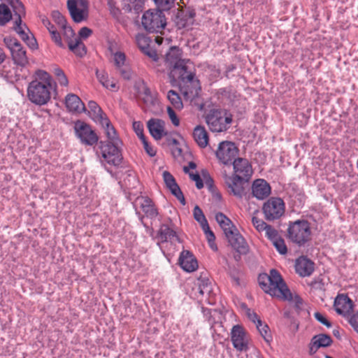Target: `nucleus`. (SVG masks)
I'll use <instances>...</instances> for the list:
<instances>
[{"mask_svg":"<svg viewBox=\"0 0 358 358\" xmlns=\"http://www.w3.org/2000/svg\"><path fill=\"white\" fill-rule=\"evenodd\" d=\"M66 4L75 22L80 23L88 19L90 4L87 0H67Z\"/></svg>","mask_w":358,"mask_h":358,"instance_id":"nucleus-8","label":"nucleus"},{"mask_svg":"<svg viewBox=\"0 0 358 358\" xmlns=\"http://www.w3.org/2000/svg\"><path fill=\"white\" fill-rule=\"evenodd\" d=\"M247 315L249 320L254 322L255 324L258 323V321H261L257 314L250 310H248Z\"/></svg>","mask_w":358,"mask_h":358,"instance_id":"nucleus-55","label":"nucleus"},{"mask_svg":"<svg viewBox=\"0 0 358 358\" xmlns=\"http://www.w3.org/2000/svg\"><path fill=\"white\" fill-rule=\"evenodd\" d=\"M271 193V187L264 179H256L251 185V194L258 200L267 198Z\"/></svg>","mask_w":358,"mask_h":358,"instance_id":"nucleus-21","label":"nucleus"},{"mask_svg":"<svg viewBox=\"0 0 358 358\" xmlns=\"http://www.w3.org/2000/svg\"><path fill=\"white\" fill-rule=\"evenodd\" d=\"M147 127L150 135L155 140H160L166 135L165 122L162 120L156 118L149 120L147 122Z\"/></svg>","mask_w":358,"mask_h":358,"instance_id":"nucleus-25","label":"nucleus"},{"mask_svg":"<svg viewBox=\"0 0 358 358\" xmlns=\"http://www.w3.org/2000/svg\"><path fill=\"white\" fill-rule=\"evenodd\" d=\"M148 203V210H145L146 213H150V215H157L156 210L154 208L150 201H146Z\"/></svg>","mask_w":358,"mask_h":358,"instance_id":"nucleus-56","label":"nucleus"},{"mask_svg":"<svg viewBox=\"0 0 358 358\" xmlns=\"http://www.w3.org/2000/svg\"><path fill=\"white\" fill-rule=\"evenodd\" d=\"M314 316L318 322H320L322 324L325 325L326 327H330L331 326V323L327 320V319L322 313H320L319 312H316V313H315Z\"/></svg>","mask_w":358,"mask_h":358,"instance_id":"nucleus-53","label":"nucleus"},{"mask_svg":"<svg viewBox=\"0 0 358 358\" xmlns=\"http://www.w3.org/2000/svg\"><path fill=\"white\" fill-rule=\"evenodd\" d=\"M159 10H169L173 5L174 0H154Z\"/></svg>","mask_w":358,"mask_h":358,"instance_id":"nucleus-42","label":"nucleus"},{"mask_svg":"<svg viewBox=\"0 0 358 358\" xmlns=\"http://www.w3.org/2000/svg\"><path fill=\"white\" fill-rule=\"evenodd\" d=\"M12 18L9 8L5 4H0V26L5 25Z\"/></svg>","mask_w":358,"mask_h":358,"instance_id":"nucleus-38","label":"nucleus"},{"mask_svg":"<svg viewBox=\"0 0 358 358\" xmlns=\"http://www.w3.org/2000/svg\"><path fill=\"white\" fill-rule=\"evenodd\" d=\"M285 210V203L279 197H271L262 206V212L266 220L279 219Z\"/></svg>","mask_w":358,"mask_h":358,"instance_id":"nucleus-9","label":"nucleus"},{"mask_svg":"<svg viewBox=\"0 0 358 358\" xmlns=\"http://www.w3.org/2000/svg\"><path fill=\"white\" fill-rule=\"evenodd\" d=\"M162 178L166 187L170 190L171 194L174 195L182 205H185L184 195L174 177L169 171H164L162 172Z\"/></svg>","mask_w":358,"mask_h":358,"instance_id":"nucleus-23","label":"nucleus"},{"mask_svg":"<svg viewBox=\"0 0 358 358\" xmlns=\"http://www.w3.org/2000/svg\"><path fill=\"white\" fill-rule=\"evenodd\" d=\"M109 6L110 13L113 17L118 18L121 14L120 10L112 3H109Z\"/></svg>","mask_w":358,"mask_h":358,"instance_id":"nucleus-54","label":"nucleus"},{"mask_svg":"<svg viewBox=\"0 0 358 358\" xmlns=\"http://www.w3.org/2000/svg\"><path fill=\"white\" fill-rule=\"evenodd\" d=\"M231 340L234 348L238 351H246L248 349L249 337L239 324L233 326L231 330Z\"/></svg>","mask_w":358,"mask_h":358,"instance_id":"nucleus-15","label":"nucleus"},{"mask_svg":"<svg viewBox=\"0 0 358 358\" xmlns=\"http://www.w3.org/2000/svg\"><path fill=\"white\" fill-rule=\"evenodd\" d=\"M168 116L171 122V123L175 127H178L180 125V119L177 116L176 113L173 110V108L168 106L166 108Z\"/></svg>","mask_w":358,"mask_h":358,"instance_id":"nucleus-46","label":"nucleus"},{"mask_svg":"<svg viewBox=\"0 0 358 358\" xmlns=\"http://www.w3.org/2000/svg\"><path fill=\"white\" fill-rule=\"evenodd\" d=\"M6 59V55L3 50L0 48V64L4 62Z\"/></svg>","mask_w":358,"mask_h":358,"instance_id":"nucleus-58","label":"nucleus"},{"mask_svg":"<svg viewBox=\"0 0 358 358\" xmlns=\"http://www.w3.org/2000/svg\"><path fill=\"white\" fill-rule=\"evenodd\" d=\"M17 15L18 18L15 21L14 30L30 48L36 49L38 47L36 40L33 34L30 33L27 27L22 24V15Z\"/></svg>","mask_w":358,"mask_h":358,"instance_id":"nucleus-19","label":"nucleus"},{"mask_svg":"<svg viewBox=\"0 0 358 358\" xmlns=\"http://www.w3.org/2000/svg\"><path fill=\"white\" fill-rule=\"evenodd\" d=\"M258 281L262 290L271 296L282 301H287L297 308H299L301 304V298L297 294L291 293L276 270H271L269 274H260Z\"/></svg>","mask_w":358,"mask_h":358,"instance_id":"nucleus-1","label":"nucleus"},{"mask_svg":"<svg viewBox=\"0 0 358 358\" xmlns=\"http://www.w3.org/2000/svg\"><path fill=\"white\" fill-rule=\"evenodd\" d=\"M199 293H200L201 295H203V291L202 289H200Z\"/></svg>","mask_w":358,"mask_h":358,"instance_id":"nucleus-61","label":"nucleus"},{"mask_svg":"<svg viewBox=\"0 0 358 358\" xmlns=\"http://www.w3.org/2000/svg\"><path fill=\"white\" fill-rule=\"evenodd\" d=\"M143 28L150 32H158L164 29L166 21L164 15L159 10H148L141 18Z\"/></svg>","mask_w":358,"mask_h":358,"instance_id":"nucleus-7","label":"nucleus"},{"mask_svg":"<svg viewBox=\"0 0 358 358\" xmlns=\"http://www.w3.org/2000/svg\"><path fill=\"white\" fill-rule=\"evenodd\" d=\"M113 61L120 76L125 80L131 79L132 72L127 62L124 52L122 51L115 52L113 54Z\"/></svg>","mask_w":358,"mask_h":358,"instance_id":"nucleus-18","label":"nucleus"},{"mask_svg":"<svg viewBox=\"0 0 358 358\" xmlns=\"http://www.w3.org/2000/svg\"><path fill=\"white\" fill-rule=\"evenodd\" d=\"M141 141V142H142V143L143 145V148H144L145 152H147V154L148 155H150V157L155 156L156 150L151 145H150V144L148 143L146 138H144L143 139H142Z\"/></svg>","mask_w":358,"mask_h":358,"instance_id":"nucleus-49","label":"nucleus"},{"mask_svg":"<svg viewBox=\"0 0 358 358\" xmlns=\"http://www.w3.org/2000/svg\"><path fill=\"white\" fill-rule=\"evenodd\" d=\"M55 90V85L52 76L45 71L38 69L28 85L27 95L32 103L41 106L50 101Z\"/></svg>","mask_w":358,"mask_h":358,"instance_id":"nucleus-2","label":"nucleus"},{"mask_svg":"<svg viewBox=\"0 0 358 358\" xmlns=\"http://www.w3.org/2000/svg\"><path fill=\"white\" fill-rule=\"evenodd\" d=\"M74 131L76 137L80 141L88 145H92L97 143L99 138L91 127L83 121H76L74 123Z\"/></svg>","mask_w":358,"mask_h":358,"instance_id":"nucleus-12","label":"nucleus"},{"mask_svg":"<svg viewBox=\"0 0 358 358\" xmlns=\"http://www.w3.org/2000/svg\"><path fill=\"white\" fill-rule=\"evenodd\" d=\"M65 105L69 112L81 113L86 110L84 103L74 94H69L65 98Z\"/></svg>","mask_w":358,"mask_h":358,"instance_id":"nucleus-29","label":"nucleus"},{"mask_svg":"<svg viewBox=\"0 0 358 358\" xmlns=\"http://www.w3.org/2000/svg\"><path fill=\"white\" fill-rule=\"evenodd\" d=\"M164 62L169 71L170 83L173 85L193 80L194 75L190 70V62L182 58V51L180 48H171L166 54Z\"/></svg>","mask_w":358,"mask_h":358,"instance_id":"nucleus-3","label":"nucleus"},{"mask_svg":"<svg viewBox=\"0 0 358 358\" xmlns=\"http://www.w3.org/2000/svg\"><path fill=\"white\" fill-rule=\"evenodd\" d=\"M120 143L108 142L100 143V149L101 156L104 160L109 164L117 166L121 162V155L119 150Z\"/></svg>","mask_w":358,"mask_h":358,"instance_id":"nucleus-13","label":"nucleus"},{"mask_svg":"<svg viewBox=\"0 0 358 358\" xmlns=\"http://www.w3.org/2000/svg\"><path fill=\"white\" fill-rule=\"evenodd\" d=\"M256 327L264 341L267 343H270L272 336L268 326L262 321H258V323L256 324Z\"/></svg>","mask_w":358,"mask_h":358,"instance_id":"nucleus-37","label":"nucleus"},{"mask_svg":"<svg viewBox=\"0 0 358 358\" xmlns=\"http://www.w3.org/2000/svg\"><path fill=\"white\" fill-rule=\"evenodd\" d=\"M252 222L255 229L259 232L264 231L268 225L263 220L256 217L252 218Z\"/></svg>","mask_w":358,"mask_h":358,"instance_id":"nucleus-45","label":"nucleus"},{"mask_svg":"<svg viewBox=\"0 0 358 358\" xmlns=\"http://www.w3.org/2000/svg\"><path fill=\"white\" fill-rule=\"evenodd\" d=\"M60 28L62 29V36L67 42L69 50L77 56H84L87 52L86 48L82 41L76 36L72 28L67 24Z\"/></svg>","mask_w":358,"mask_h":358,"instance_id":"nucleus-10","label":"nucleus"},{"mask_svg":"<svg viewBox=\"0 0 358 358\" xmlns=\"http://www.w3.org/2000/svg\"><path fill=\"white\" fill-rule=\"evenodd\" d=\"M347 321L353 330L358 334V311L352 313L350 317H348Z\"/></svg>","mask_w":358,"mask_h":358,"instance_id":"nucleus-47","label":"nucleus"},{"mask_svg":"<svg viewBox=\"0 0 358 358\" xmlns=\"http://www.w3.org/2000/svg\"><path fill=\"white\" fill-rule=\"evenodd\" d=\"M194 217L195 220L200 223L201 227L208 224V222L202 210L198 206H196L194 208Z\"/></svg>","mask_w":358,"mask_h":358,"instance_id":"nucleus-41","label":"nucleus"},{"mask_svg":"<svg viewBox=\"0 0 358 358\" xmlns=\"http://www.w3.org/2000/svg\"><path fill=\"white\" fill-rule=\"evenodd\" d=\"M215 219L224 231L230 245L239 252H245L247 248L245 239L239 234L231 221L222 213H217Z\"/></svg>","mask_w":358,"mask_h":358,"instance_id":"nucleus-4","label":"nucleus"},{"mask_svg":"<svg viewBox=\"0 0 358 358\" xmlns=\"http://www.w3.org/2000/svg\"><path fill=\"white\" fill-rule=\"evenodd\" d=\"M140 96L148 108H152V106L159 104V101L156 94H152L150 90L145 85L143 86V92L140 93Z\"/></svg>","mask_w":358,"mask_h":358,"instance_id":"nucleus-35","label":"nucleus"},{"mask_svg":"<svg viewBox=\"0 0 358 358\" xmlns=\"http://www.w3.org/2000/svg\"><path fill=\"white\" fill-rule=\"evenodd\" d=\"M295 271L300 276H309L314 271V263L305 257H300L295 262Z\"/></svg>","mask_w":358,"mask_h":358,"instance_id":"nucleus-28","label":"nucleus"},{"mask_svg":"<svg viewBox=\"0 0 358 358\" xmlns=\"http://www.w3.org/2000/svg\"><path fill=\"white\" fill-rule=\"evenodd\" d=\"M45 26L47 27L48 29L50 31V29L51 30H55L52 26H50V22H48L47 24H45Z\"/></svg>","mask_w":358,"mask_h":358,"instance_id":"nucleus-60","label":"nucleus"},{"mask_svg":"<svg viewBox=\"0 0 358 358\" xmlns=\"http://www.w3.org/2000/svg\"><path fill=\"white\" fill-rule=\"evenodd\" d=\"M331 343L332 339L329 336L324 334L315 335L312 338L309 344L310 354L313 355L316 353L320 348L329 347Z\"/></svg>","mask_w":358,"mask_h":358,"instance_id":"nucleus-27","label":"nucleus"},{"mask_svg":"<svg viewBox=\"0 0 358 358\" xmlns=\"http://www.w3.org/2000/svg\"><path fill=\"white\" fill-rule=\"evenodd\" d=\"M272 243L280 254L285 255L287 253V246L284 240L280 236L275 239Z\"/></svg>","mask_w":358,"mask_h":358,"instance_id":"nucleus-43","label":"nucleus"},{"mask_svg":"<svg viewBox=\"0 0 358 358\" xmlns=\"http://www.w3.org/2000/svg\"><path fill=\"white\" fill-rule=\"evenodd\" d=\"M92 33V31L90 29H89L88 27H84L80 29L79 33H78L79 36H78V38H79L80 40L86 39L89 36H91Z\"/></svg>","mask_w":358,"mask_h":358,"instance_id":"nucleus-51","label":"nucleus"},{"mask_svg":"<svg viewBox=\"0 0 358 358\" xmlns=\"http://www.w3.org/2000/svg\"><path fill=\"white\" fill-rule=\"evenodd\" d=\"M238 155V149L231 141H222L219 143L215 155L218 161L223 164H229Z\"/></svg>","mask_w":358,"mask_h":358,"instance_id":"nucleus-11","label":"nucleus"},{"mask_svg":"<svg viewBox=\"0 0 358 358\" xmlns=\"http://www.w3.org/2000/svg\"><path fill=\"white\" fill-rule=\"evenodd\" d=\"M201 228L206 235V237L208 240V242L209 243L210 248L213 250L216 251L217 250V247L215 243V236L213 232L210 229L208 224L202 227Z\"/></svg>","mask_w":358,"mask_h":358,"instance_id":"nucleus-39","label":"nucleus"},{"mask_svg":"<svg viewBox=\"0 0 358 358\" xmlns=\"http://www.w3.org/2000/svg\"><path fill=\"white\" fill-rule=\"evenodd\" d=\"M52 17L60 27L66 25V21L64 17L59 12H53Z\"/></svg>","mask_w":358,"mask_h":358,"instance_id":"nucleus-50","label":"nucleus"},{"mask_svg":"<svg viewBox=\"0 0 358 358\" xmlns=\"http://www.w3.org/2000/svg\"><path fill=\"white\" fill-rule=\"evenodd\" d=\"M325 358H332V357H330V356H329V355H327V356L325 357Z\"/></svg>","mask_w":358,"mask_h":358,"instance_id":"nucleus-62","label":"nucleus"},{"mask_svg":"<svg viewBox=\"0 0 358 358\" xmlns=\"http://www.w3.org/2000/svg\"><path fill=\"white\" fill-rule=\"evenodd\" d=\"M266 236L273 242L275 239L280 237L278 231L270 225H267L264 229Z\"/></svg>","mask_w":358,"mask_h":358,"instance_id":"nucleus-48","label":"nucleus"},{"mask_svg":"<svg viewBox=\"0 0 358 358\" xmlns=\"http://www.w3.org/2000/svg\"><path fill=\"white\" fill-rule=\"evenodd\" d=\"M196 165L194 162H190L188 164V166L183 167V171L185 173H187L189 178L195 182L196 186L198 189H201L203 187V181L207 185H211L212 179L208 175L206 171H202L201 176L197 173L196 170Z\"/></svg>","mask_w":358,"mask_h":358,"instance_id":"nucleus-17","label":"nucleus"},{"mask_svg":"<svg viewBox=\"0 0 358 358\" xmlns=\"http://www.w3.org/2000/svg\"><path fill=\"white\" fill-rule=\"evenodd\" d=\"M104 129L105 133L110 142L120 143L117 132L107 117L97 122Z\"/></svg>","mask_w":358,"mask_h":358,"instance_id":"nucleus-31","label":"nucleus"},{"mask_svg":"<svg viewBox=\"0 0 358 358\" xmlns=\"http://www.w3.org/2000/svg\"><path fill=\"white\" fill-rule=\"evenodd\" d=\"M233 169L234 176L245 179V181H248L253 173L252 168L250 162L243 158H237L234 160Z\"/></svg>","mask_w":358,"mask_h":358,"instance_id":"nucleus-20","label":"nucleus"},{"mask_svg":"<svg viewBox=\"0 0 358 358\" xmlns=\"http://www.w3.org/2000/svg\"><path fill=\"white\" fill-rule=\"evenodd\" d=\"M166 231H166V234L169 236V238H171V237H176V239H177V240H178V236H176V233L173 230H172V229H171L167 228V229H166Z\"/></svg>","mask_w":358,"mask_h":358,"instance_id":"nucleus-57","label":"nucleus"},{"mask_svg":"<svg viewBox=\"0 0 358 358\" xmlns=\"http://www.w3.org/2000/svg\"><path fill=\"white\" fill-rule=\"evenodd\" d=\"M136 41L140 50L145 55L149 57L154 62H157L158 60L157 54L151 47L152 42L147 36L143 34H139L136 36Z\"/></svg>","mask_w":358,"mask_h":358,"instance_id":"nucleus-24","label":"nucleus"},{"mask_svg":"<svg viewBox=\"0 0 358 358\" xmlns=\"http://www.w3.org/2000/svg\"><path fill=\"white\" fill-rule=\"evenodd\" d=\"M162 40L163 38H160V37H157L156 39H155V42L158 44V45H160L162 42Z\"/></svg>","mask_w":358,"mask_h":358,"instance_id":"nucleus-59","label":"nucleus"},{"mask_svg":"<svg viewBox=\"0 0 358 358\" xmlns=\"http://www.w3.org/2000/svg\"><path fill=\"white\" fill-rule=\"evenodd\" d=\"M206 122L212 132L227 131L232 122V116L226 110H213L207 115Z\"/></svg>","mask_w":358,"mask_h":358,"instance_id":"nucleus-6","label":"nucleus"},{"mask_svg":"<svg viewBox=\"0 0 358 358\" xmlns=\"http://www.w3.org/2000/svg\"><path fill=\"white\" fill-rule=\"evenodd\" d=\"M53 73L60 85L64 86V87L68 86V85H69L68 78L66 76L64 71L61 68H59V67L55 68Z\"/></svg>","mask_w":358,"mask_h":358,"instance_id":"nucleus-40","label":"nucleus"},{"mask_svg":"<svg viewBox=\"0 0 358 358\" xmlns=\"http://www.w3.org/2000/svg\"><path fill=\"white\" fill-rule=\"evenodd\" d=\"M50 33L52 36V40L55 42V43L61 47V48H64V44L62 43V38L59 36V34L57 33V31L56 30H51L50 29Z\"/></svg>","mask_w":358,"mask_h":358,"instance_id":"nucleus-52","label":"nucleus"},{"mask_svg":"<svg viewBox=\"0 0 358 358\" xmlns=\"http://www.w3.org/2000/svg\"><path fill=\"white\" fill-rule=\"evenodd\" d=\"M179 264L182 269L187 273L194 272L198 268V263L196 258L188 250H184L180 253Z\"/></svg>","mask_w":358,"mask_h":358,"instance_id":"nucleus-26","label":"nucleus"},{"mask_svg":"<svg viewBox=\"0 0 358 358\" xmlns=\"http://www.w3.org/2000/svg\"><path fill=\"white\" fill-rule=\"evenodd\" d=\"M96 76L99 83L107 90L113 92H115L118 90L115 79L110 78L107 73L104 71L96 72Z\"/></svg>","mask_w":358,"mask_h":358,"instance_id":"nucleus-32","label":"nucleus"},{"mask_svg":"<svg viewBox=\"0 0 358 358\" xmlns=\"http://www.w3.org/2000/svg\"><path fill=\"white\" fill-rule=\"evenodd\" d=\"M182 143L175 138L169 140V145H171V152L174 158L180 160L182 159L185 154V148L186 147L185 143L182 138H181Z\"/></svg>","mask_w":358,"mask_h":358,"instance_id":"nucleus-33","label":"nucleus"},{"mask_svg":"<svg viewBox=\"0 0 358 358\" xmlns=\"http://www.w3.org/2000/svg\"><path fill=\"white\" fill-rule=\"evenodd\" d=\"M132 127L137 135V136L139 138L140 140L143 139L145 138L144 135V129H143V124L140 121H134L132 124Z\"/></svg>","mask_w":358,"mask_h":358,"instance_id":"nucleus-44","label":"nucleus"},{"mask_svg":"<svg viewBox=\"0 0 358 358\" xmlns=\"http://www.w3.org/2000/svg\"><path fill=\"white\" fill-rule=\"evenodd\" d=\"M224 183L230 192L238 198H242L244 193L243 181L245 179L238 178L234 175H224Z\"/></svg>","mask_w":358,"mask_h":358,"instance_id":"nucleus-22","label":"nucleus"},{"mask_svg":"<svg viewBox=\"0 0 358 358\" xmlns=\"http://www.w3.org/2000/svg\"><path fill=\"white\" fill-rule=\"evenodd\" d=\"M88 108V115L95 122L97 123L106 117L96 102L93 101H89Z\"/></svg>","mask_w":358,"mask_h":358,"instance_id":"nucleus-34","label":"nucleus"},{"mask_svg":"<svg viewBox=\"0 0 358 358\" xmlns=\"http://www.w3.org/2000/svg\"><path fill=\"white\" fill-rule=\"evenodd\" d=\"M193 138L196 144L201 148H205L208 145V134L203 126L197 125L193 130Z\"/></svg>","mask_w":358,"mask_h":358,"instance_id":"nucleus-30","label":"nucleus"},{"mask_svg":"<svg viewBox=\"0 0 358 358\" xmlns=\"http://www.w3.org/2000/svg\"><path fill=\"white\" fill-rule=\"evenodd\" d=\"M3 42L9 49L12 59L16 64L24 66L27 63L26 51L16 38L6 37L3 38Z\"/></svg>","mask_w":358,"mask_h":358,"instance_id":"nucleus-14","label":"nucleus"},{"mask_svg":"<svg viewBox=\"0 0 358 358\" xmlns=\"http://www.w3.org/2000/svg\"><path fill=\"white\" fill-rule=\"evenodd\" d=\"M311 229L308 221L298 220L289 224L287 237L293 243L303 245L309 241Z\"/></svg>","mask_w":358,"mask_h":358,"instance_id":"nucleus-5","label":"nucleus"},{"mask_svg":"<svg viewBox=\"0 0 358 358\" xmlns=\"http://www.w3.org/2000/svg\"><path fill=\"white\" fill-rule=\"evenodd\" d=\"M336 312L346 320L353 313L354 303L345 294H338L334 301Z\"/></svg>","mask_w":358,"mask_h":358,"instance_id":"nucleus-16","label":"nucleus"},{"mask_svg":"<svg viewBox=\"0 0 358 358\" xmlns=\"http://www.w3.org/2000/svg\"><path fill=\"white\" fill-rule=\"evenodd\" d=\"M167 98L175 109L181 110L183 108V103L181 98L175 91H169L167 94Z\"/></svg>","mask_w":358,"mask_h":358,"instance_id":"nucleus-36","label":"nucleus"}]
</instances>
